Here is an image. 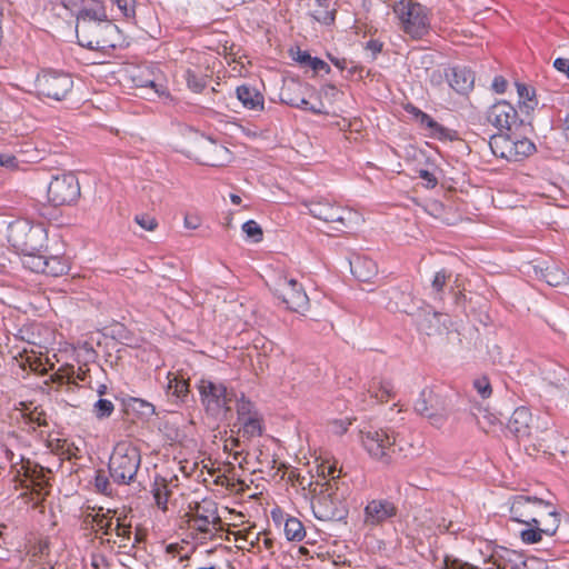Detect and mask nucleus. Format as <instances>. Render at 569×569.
I'll list each match as a JSON object with an SVG mask.
<instances>
[{"label": "nucleus", "mask_w": 569, "mask_h": 569, "mask_svg": "<svg viewBox=\"0 0 569 569\" xmlns=\"http://www.w3.org/2000/svg\"><path fill=\"white\" fill-rule=\"evenodd\" d=\"M510 513L512 520L527 526L520 537L528 545L540 542L543 535L553 536L560 525V515L552 503L537 497L515 496Z\"/></svg>", "instance_id": "1"}, {"label": "nucleus", "mask_w": 569, "mask_h": 569, "mask_svg": "<svg viewBox=\"0 0 569 569\" xmlns=\"http://www.w3.org/2000/svg\"><path fill=\"white\" fill-rule=\"evenodd\" d=\"M77 39L80 46L93 50L114 48L119 40V30L108 20L102 7L83 8L76 26Z\"/></svg>", "instance_id": "2"}, {"label": "nucleus", "mask_w": 569, "mask_h": 569, "mask_svg": "<svg viewBox=\"0 0 569 569\" xmlns=\"http://www.w3.org/2000/svg\"><path fill=\"white\" fill-rule=\"evenodd\" d=\"M12 480L24 491L21 497L29 498L34 506L39 505L49 492V470L29 459L20 458L19 462L12 463Z\"/></svg>", "instance_id": "3"}, {"label": "nucleus", "mask_w": 569, "mask_h": 569, "mask_svg": "<svg viewBox=\"0 0 569 569\" xmlns=\"http://www.w3.org/2000/svg\"><path fill=\"white\" fill-rule=\"evenodd\" d=\"M508 430L526 446H532L535 450L542 447L543 433L548 430L547 422L535 417L527 407L517 408L508 421Z\"/></svg>", "instance_id": "4"}, {"label": "nucleus", "mask_w": 569, "mask_h": 569, "mask_svg": "<svg viewBox=\"0 0 569 569\" xmlns=\"http://www.w3.org/2000/svg\"><path fill=\"white\" fill-rule=\"evenodd\" d=\"M197 389L207 415L216 419L224 418L231 410V403L237 400L233 389L210 378H201Z\"/></svg>", "instance_id": "5"}, {"label": "nucleus", "mask_w": 569, "mask_h": 569, "mask_svg": "<svg viewBox=\"0 0 569 569\" xmlns=\"http://www.w3.org/2000/svg\"><path fill=\"white\" fill-rule=\"evenodd\" d=\"M140 463V450L129 441H120L109 460L110 477L119 485H128L134 480Z\"/></svg>", "instance_id": "6"}, {"label": "nucleus", "mask_w": 569, "mask_h": 569, "mask_svg": "<svg viewBox=\"0 0 569 569\" xmlns=\"http://www.w3.org/2000/svg\"><path fill=\"white\" fill-rule=\"evenodd\" d=\"M403 32L413 39H421L430 29L429 11L426 7L413 0H400L393 6Z\"/></svg>", "instance_id": "7"}, {"label": "nucleus", "mask_w": 569, "mask_h": 569, "mask_svg": "<svg viewBox=\"0 0 569 569\" xmlns=\"http://www.w3.org/2000/svg\"><path fill=\"white\" fill-rule=\"evenodd\" d=\"M489 146L495 156L508 161H521L536 151V146L530 139L503 132L493 134Z\"/></svg>", "instance_id": "8"}, {"label": "nucleus", "mask_w": 569, "mask_h": 569, "mask_svg": "<svg viewBox=\"0 0 569 569\" xmlns=\"http://www.w3.org/2000/svg\"><path fill=\"white\" fill-rule=\"evenodd\" d=\"M360 440L369 456L383 463H389L396 447L395 432L389 429L363 430Z\"/></svg>", "instance_id": "9"}, {"label": "nucleus", "mask_w": 569, "mask_h": 569, "mask_svg": "<svg viewBox=\"0 0 569 569\" xmlns=\"http://www.w3.org/2000/svg\"><path fill=\"white\" fill-rule=\"evenodd\" d=\"M189 527L203 533L206 537H214L222 529V520L218 515L217 503L212 500L197 502L188 513Z\"/></svg>", "instance_id": "10"}, {"label": "nucleus", "mask_w": 569, "mask_h": 569, "mask_svg": "<svg viewBox=\"0 0 569 569\" xmlns=\"http://www.w3.org/2000/svg\"><path fill=\"white\" fill-rule=\"evenodd\" d=\"M311 216L325 222L337 223V230L357 224L360 216L350 209L341 208L328 200L311 201L305 203Z\"/></svg>", "instance_id": "11"}, {"label": "nucleus", "mask_w": 569, "mask_h": 569, "mask_svg": "<svg viewBox=\"0 0 569 569\" xmlns=\"http://www.w3.org/2000/svg\"><path fill=\"white\" fill-rule=\"evenodd\" d=\"M274 295L291 311L305 315L309 310V297L302 284L293 278H279L274 287Z\"/></svg>", "instance_id": "12"}, {"label": "nucleus", "mask_w": 569, "mask_h": 569, "mask_svg": "<svg viewBox=\"0 0 569 569\" xmlns=\"http://www.w3.org/2000/svg\"><path fill=\"white\" fill-rule=\"evenodd\" d=\"M415 410L426 417L432 426L441 428L447 420L448 405L442 396L426 388L416 400Z\"/></svg>", "instance_id": "13"}, {"label": "nucleus", "mask_w": 569, "mask_h": 569, "mask_svg": "<svg viewBox=\"0 0 569 569\" xmlns=\"http://www.w3.org/2000/svg\"><path fill=\"white\" fill-rule=\"evenodd\" d=\"M73 81L64 72L44 70L36 79L38 94L53 100H62L72 89Z\"/></svg>", "instance_id": "14"}, {"label": "nucleus", "mask_w": 569, "mask_h": 569, "mask_svg": "<svg viewBox=\"0 0 569 569\" xmlns=\"http://www.w3.org/2000/svg\"><path fill=\"white\" fill-rule=\"evenodd\" d=\"M80 197V186L73 173L54 176L48 186V200L56 207L72 204Z\"/></svg>", "instance_id": "15"}, {"label": "nucleus", "mask_w": 569, "mask_h": 569, "mask_svg": "<svg viewBox=\"0 0 569 569\" xmlns=\"http://www.w3.org/2000/svg\"><path fill=\"white\" fill-rule=\"evenodd\" d=\"M43 230L39 227H32L27 222H16L10 224L8 239L12 247L21 252L37 251L41 247Z\"/></svg>", "instance_id": "16"}, {"label": "nucleus", "mask_w": 569, "mask_h": 569, "mask_svg": "<svg viewBox=\"0 0 569 569\" xmlns=\"http://www.w3.org/2000/svg\"><path fill=\"white\" fill-rule=\"evenodd\" d=\"M299 486L303 489L308 488L309 492L315 497L312 499L311 506L315 516L320 520H331L335 518V512L328 508L329 499L325 496V492L329 490L330 483L329 481L320 482L319 480L312 481L308 480L307 477H298L297 479Z\"/></svg>", "instance_id": "17"}, {"label": "nucleus", "mask_w": 569, "mask_h": 569, "mask_svg": "<svg viewBox=\"0 0 569 569\" xmlns=\"http://www.w3.org/2000/svg\"><path fill=\"white\" fill-rule=\"evenodd\" d=\"M518 113L512 104L506 100H501L492 104L487 112V120L499 130H510L516 123Z\"/></svg>", "instance_id": "18"}, {"label": "nucleus", "mask_w": 569, "mask_h": 569, "mask_svg": "<svg viewBox=\"0 0 569 569\" xmlns=\"http://www.w3.org/2000/svg\"><path fill=\"white\" fill-rule=\"evenodd\" d=\"M397 508L388 500H372L365 509V522L375 526L396 516Z\"/></svg>", "instance_id": "19"}, {"label": "nucleus", "mask_w": 569, "mask_h": 569, "mask_svg": "<svg viewBox=\"0 0 569 569\" xmlns=\"http://www.w3.org/2000/svg\"><path fill=\"white\" fill-rule=\"evenodd\" d=\"M449 86L458 93H468L475 83V76L466 67H453L446 72Z\"/></svg>", "instance_id": "20"}, {"label": "nucleus", "mask_w": 569, "mask_h": 569, "mask_svg": "<svg viewBox=\"0 0 569 569\" xmlns=\"http://www.w3.org/2000/svg\"><path fill=\"white\" fill-rule=\"evenodd\" d=\"M238 100L243 108L252 111H262L264 108V98L258 89L249 84L239 86L236 89Z\"/></svg>", "instance_id": "21"}, {"label": "nucleus", "mask_w": 569, "mask_h": 569, "mask_svg": "<svg viewBox=\"0 0 569 569\" xmlns=\"http://www.w3.org/2000/svg\"><path fill=\"white\" fill-rule=\"evenodd\" d=\"M233 427H238V433L247 439L258 437L262 433V419L259 412L237 419Z\"/></svg>", "instance_id": "22"}, {"label": "nucleus", "mask_w": 569, "mask_h": 569, "mask_svg": "<svg viewBox=\"0 0 569 569\" xmlns=\"http://www.w3.org/2000/svg\"><path fill=\"white\" fill-rule=\"evenodd\" d=\"M132 81L138 88H152L156 93L164 94V89L161 84L157 83L154 78H151L150 70L148 68H137L133 70L131 76Z\"/></svg>", "instance_id": "23"}, {"label": "nucleus", "mask_w": 569, "mask_h": 569, "mask_svg": "<svg viewBox=\"0 0 569 569\" xmlns=\"http://www.w3.org/2000/svg\"><path fill=\"white\" fill-rule=\"evenodd\" d=\"M353 274L363 282H369L378 272V268L375 261L371 259H357L355 263H351Z\"/></svg>", "instance_id": "24"}, {"label": "nucleus", "mask_w": 569, "mask_h": 569, "mask_svg": "<svg viewBox=\"0 0 569 569\" xmlns=\"http://www.w3.org/2000/svg\"><path fill=\"white\" fill-rule=\"evenodd\" d=\"M540 277L552 287H563L569 284V278L566 272L558 267H547L546 269H540Z\"/></svg>", "instance_id": "25"}, {"label": "nucleus", "mask_w": 569, "mask_h": 569, "mask_svg": "<svg viewBox=\"0 0 569 569\" xmlns=\"http://www.w3.org/2000/svg\"><path fill=\"white\" fill-rule=\"evenodd\" d=\"M116 512H111L108 510L107 513H96L92 517V526L96 529V531H101L102 535L109 536L114 530L116 519L114 518Z\"/></svg>", "instance_id": "26"}, {"label": "nucleus", "mask_w": 569, "mask_h": 569, "mask_svg": "<svg viewBox=\"0 0 569 569\" xmlns=\"http://www.w3.org/2000/svg\"><path fill=\"white\" fill-rule=\"evenodd\" d=\"M152 495L157 506L162 510H166L168 498L170 496V489L164 478L156 477L152 485Z\"/></svg>", "instance_id": "27"}, {"label": "nucleus", "mask_w": 569, "mask_h": 569, "mask_svg": "<svg viewBox=\"0 0 569 569\" xmlns=\"http://www.w3.org/2000/svg\"><path fill=\"white\" fill-rule=\"evenodd\" d=\"M84 380L86 379V371H83L81 368L78 369V372H76L73 366H66L60 368L56 373L53 381L59 383H76V380Z\"/></svg>", "instance_id": "28"}, {"label": "nucleus", "mask_w": 569, "mask_h": 569, "mask_svg": "<svg viewBox=\"0 0 569 569\" xmlns=\"http://www.w3.org/2000/svg\"><path fill=\"white\" fill-rule=\"evenodd\" d=\"M168 393L177 397V399H183L189 392V383L183 378H179L173 373L168 375Z\"/></svg>", "instance_id": "29"}, {"label": "nucleus", "mask_w": 569, "mask_h": 569, "mask_svg": "<svg viewBox=\"0 0 569 569\" xmlns=\"http://www.w3.org/2000/svg\"><path fill=\"white\" fill-rule=\"evenodd\" d=\"M284 535L288 540L301 541L306 536L303 525L297 518H288L284 523Z\"/></svg>", "instance_id": "30"}, {"label": "nucleus", "mask_w": 569, "mask_h": 569, "mask_svg": "<svg viewBox=\"0 0 569 569\" xmlns=\"http://www.w3.org/2000/svg\"><path fill=\"white\" fill-rule=\"evenodd\" d=\"M516 86L521 108H525L527 112L533 110L537 104L533 89L523 83H517Z\"/></svg>", "instance_id": "31"}, {"label": "nucleus", "mask_w": 569, "mask_h": 569, "mask_svg": "<svg viewBox=\"0 0 569 569\" xmlns=\"http://www.w3.org/2000/svg\"><path fill=\"white\" fill-rule=\"evenodd\" d=\"M68 270L67 262L60 257H46L44 273L52 277H58L66 273Z\"/></svg>", "instance_id": "32"}, {"label": "nucleus", "mask_w": 569, "mask_h": 569, "mask_svg": "<svg viewBox=\"0 0 569 569\" xmlns=\"http://www.w3.org/2000/svg\"><path fill=\"white\" fill-rule=\"evenodd\" d=\"M207 151L211 154V157L208 158L206 163L213 167L222 166L228 154L227 148L220 144H216L213 142H210L207 146Z\"/></svg>", "instance_id": "33"}, {"label": "nucleus", "mask_w": 569, "mask_h": 569, "mask_svg": "<svg viewBox=\"0 0 569 569\" xmlns=\"http://www.w3.org/2000/svg\"><path fill=\"white\" fill-rule=\"evenodd\" d=\"M296 60L301 64L309 66L316 72L322 70H325L326 72L329 71V66L325 61H322L319 58L311 57L306 51H298Z\"/></svg>", "instance_id": "34"}, {"label": "nucleus", "mask_w": 569, "mask_h": 569, "mask_svg": "<svg viewBox=\"0 0 569 569\" xmlns=\"http://www.w3.org/2000/svg\"><path fill=\"white\" fill-rule=\"evenodd\" d=\"M369 392L378 401H387L392 395V386L389 382L373 381L369 387Z\"/></svg>", "instance_id": "35"}, {"label": "nucleus", "mask_w": 569, "mask_h": 569, "mask_svg": "<svg viewBox=\"0 0 569 569\" xmlns=\"http://www.w3.org/2000/svg\"><path fill=\"white\" fill-rule=\"evenodd\" d=\"M188 88L196 93L201 92L207 86V77L194 71L188 69L184 74Z\"/></svg>", "instance_id": "36"}, {"label": "nucleus", "mask_w": 569, "mask_h": 569, "mask_svg": "<svg viewBox=\"0 0 569 569\" xmlns=\"http://www.w3.org/2000/svg\"><path fill=\"white\" fill-rule=\"evenodd\" d=\"M114 411V405L111 400L100 398L93 403L92 412L99 420L109 418Z\"/></svg>", "instance_id": "37"}, {"label": "nucleus", "mask_w": 569, "mask_h": 569, "mask_svg": "<svg viewBox=\"0 0 569 569\" xmlns=\"http://www.w3.org/2000/svg\"><path fill=\"white\" fill-rule=\"evenodd\" d=\"M36 251H32V252H24V260H23V264L29 268L30 270L34 271V272H42L44 273V270H46V257L44 256H38L34 253Z\"/></svg>", "instance_id": "38"}, {"label": "nucleus", "mask_w": 569, "mask_h": 569, "mask_svg": "<svg viewBox=\"0 0 569 569\" xmlns=\"http://www.w3.org/2000/svg\"><path fill=\"white\" fill-rule=\"evenodd\" d=\"M129 407L146 418H149L156 413V408L152 403L139 398L130 399Z\"/></svg>", "instance_id": "39"}, {"label": "nucleus", "mask_w": 569, "mask_h": 569, "mask_svg": "<svg viewBox=\"0 0 569 569\" xmlns=\"http://www.w3.org/2000/svg\"><path fill=\"white\" fill-rule=\"evenodd\" d=\"M242 230L246 236L252 239L254 242H260L262 240V229L261 227L253 220H249L243 223Z\"/></svg>", "instance_id": "40"}, {"label": "nucleus", "mask_w": 569, "mask_h": 569, "mask_svg": "<svg viewBox=\"0 0 569 569\" xmlns=\"http://www.w3.org/2000/svg\"><path fill=\"white\" fill-rule=\"evenodd\" d=\"M473 388L481 399H488L492 393V388L487 377H480L475 379Z\"/></svg>", "instance_id": "41"}, {"label": "nucleus", "mask_w": 569, "mask_h": 569, "mask_svg": "<svg viewBox=\"0 0 569 569\" xmlns=\"http://www.w3.org/2000/svg\"><path fill=\"white\" fill-rule=\"evenodd\" d=\"M448 279L449 274L446 272V270L438 271L435 274L433 280L431 282V289L437 297H442L443 288L446 287Z\"/></svg>", "instance_id": "42"}, {"label": "nucleus", "mask_w": 569, "mask_h": 569, "mask_svg": "<svg viewBox=\"0 0 569 569\" xmlns=\"http://www.w3.org/2000/svg\"><path fill=\"white\" fill-rule=\"evenodd\" d=\"M257 412L254 406L251 401L241 397V399L237 400V419H241L248 417L252 413Z\"/></svg>", "instance_id": "43"}, {"label": "nucleus", "mask_w": 569, "mask_h": 569, "mask_svg": "<svg viewBox=\"0 0 569 569\" xmlns=\"http://www.w3.org/2000/svg\"><path fill=\"white\" fill-rule=\"evenodd\" d=\"M134 221L147 231H153L158 227L156 218L149 214H138Z\"/></svg>", "instance_id": "44"}, {"label": "nucleus", "mask_w": 569, "mask_h": 569, "mask_svg": "<svg viewBox=\"0 0 569 569\" xmlns=\"http://www.w3.org/2000/svg\"><path fill=\"white\" fill-rule=\"evenodd\" d=\"M481 413L482 416H478V422L486 431H488L487 427H493L500 422V418L497 415L488 413L486 410Z\"/></svg>", "instance_id": "45"}, {"label": "nucleus", "mask_w": 569, "mask_h": 569, "mask_svg": "<svg viewBox=\"0 0 569 569\" xmlns=\"http://www.w3.org/2000/svg\"><path fill=\"white\" fill-rule=\"evenodd\" d=\"M124 17L130 18L134 16V0H112Z\"/></svg>", "instance_id": "46"}, {"label": "nucleus", "mask_w": 569, "mask_h": 569, "mask_svg": "<svg viewBox=\"0 0 569 569\" xmlns=\"http://www.w3.org/2000/svg\"><path fill=\"white\" fill-rule=\"evenodd\" d=\"M117 537L121 538L122 541L130 540L131 527L120 522V519H116L114 530Z\"/></svg>", "instance_id": "47"}, {"label": "nucleus", "mask_w": 569, "mask_h": 569, "mask_svg": "<svg viewBox=\"0 0 569 569\" xmlns=\"http://www.w3.org/2000/svg\"><path fill=\"white\" fill-rule=\"evenodd\" d=\"M0 166L8 169H16L18 167V160L13 154L0 153Z\"/></svg>", "instance_id": "48"}, {"label": "nucleus", "mask_w": 569, "mask_h": 569, "mask_svg": "<svg viewBox=\"0 0 569 569\" xmlns=\"http://www.w3.org/2000/svg\"><path fill=\"white\" fill-rule=\"evenodd\" d=\"M349 426H350V422L347 421V420H335L331 423V431L335 435L341 436V435H343L348 430Z\"/></svg>", "instance_id": "49"}, {"label": "nucleus", "mask_w": 569, "mask_h": 569, "mask_svg": "<svg viewBox=\"0 0 569 569\" xmlns=\"http://www.w3.org/2000/svg\"><path fill=\"white\" fill-rule=\"evenodd\" d=\"M419 177L426 181L427 188H433L438 183L437 178L433 176V173L429 172L428 170H420Z\"/></svg>", "instance_id": "50"}, {"label": "nucleus", "mask_w": 569, "mask_h": 569, "mask_svg": "<svg viewBox=\"0 0 569 569\" xmlns=\"http://www.w3.org/2000/svg\"><path fill=\"white\" fill-rule=\"evenodd\" d=\"M553 67L558 71H560L562 73H566L567 77L569 78V59L558 58V59L555 60Z\"/></svg>", "instance_id": "51"}, {"label": "nucleus", "mask_w": 569, "mask_h": 569, "mask_svg": "<svg viewBox=\"0 0 569 569\" xmlns=\"http://www.w3.org/2000/svg\"><path fill=\"white\" fill-rule=\"evenodd\" d=\"M289 103L291 106H293V107H297V108H301V109H306V110H311L315 113H321V110L316 109L315 107H309V102L306 99H300V100H297V101L291 100Z\"/></svg>", "instance_id": "52"}, {"label": "nucleus", "mask_w": 569, "mask_h": 569, "mask_svg": "<svg viewBox=\"0 0 569 569\" xmlns=\"http://www.w3.org/2000/svg\"><path fill=\"white\" fill-rule=\"evenodd\" d=\"M492 88L497 93H503L507 89V81L502 77H496L492 82Z\"/></svg>", "instance_id": "53"}, {"label": "nucleus", "mask_w": 569, "mask_h": 569, "mask_svg": "<svg viewBox=\"0 0 569 569\" xmlns=\"http://www.w3.org/2000/svg\"><path fill=\"white\" fill-rule=\"evenodd\" d=\"M231 535H233L234 537V540L236 541H240V540H243V541H249L250 540V537L252 535L251 530L250 529H243V530H238V531H232L230 532Z\"/></svg>", "instance_id": "54"}, {"label": "nucleus", "mask_w": 569, "mask_h": 569, "mask_svg": "<svg viewBox=\"0 0 569 569\" xmlns=\"http://www.w3.org/2000/svg\"><path fill=\"white\" fill-rule=\"evenodd\" d=\"M316 19L325 24H329L335 20V14L332 11H325L323 14L318 12Z\"/></svg>", "instance_id": "55"}, {"label": "nucleus", "mask_w": 569, "mask_h": 569, "mask_svg": "<svg viewBox=\"0 0 569 569\" xmlns=\"http://www.w3.org/2000/svg\"><path fill=\"white\" fill-rule=\"evenodd\" d=\"M422 122L427 124V127L433 129L435 131H442L443 129L429 116H422Z\"/></svg>", "instance_id": "56"}, {"label": "nucleus", "mask_w": 569, "mask_h": 569, "mask_svg": "<svg viewBox=\"0 0 569 569\" xmlns=\"http://www.w3.org/2000/svg\"><path fill=\"white\" fill-rule=\"evenodd\" d=\"M367 48L376 54L381 51L382 44L378 41H369Z\"/></svg>", "instance_id": "57"}, {"label": "nucleus", "mask_w": 569, "mask_h": 569, "mask_svg": "<svg viewBox=\"0 0 569 569\" xmlns=\"http://www.w3.org/2000/svg\"><path fill=\"white\" fill-rule=\"evenodd\" d=\"M322 91L326 96L331 97H335L336 94L339 93L338 89L332 84H327L326 87H323Z\"/></svg>", "instance_id": "58"}, {"label": "nucleus", "mask_w": 569, "mask_h": 569, "mask_svg": "<svg viewBox=\"0 0 569 569\" xmlns=\"http://www.w3.org/2000/svg\"><path fill=\"white\" fill-rule=\"evenodd\" d=\"M510 569H530L528 562L522 560L511 566Z\"/></svg>", "instance_id": "59"}, {"label": "nucleus", "mask_w": 569, "mask_h": 569, "mask_svg": "<svg viewBox=\"0 0 569 569\" xmlns=\"http://www.w3.org/2000/svg\"><path fill=\"white\" fill-rule=\"evenodd\" d=\"M332 63L338 67L339 69L343 70L346 68V60L342 59H331Z\"/></svg>", "instance_id": "60"}, {"label": "nucleus", "mask_w": 569, "mask_h": 569, "mask_svg": "<svg viewBox=\"0 0 569 569\" xmlns=\"http://www.w3.org/2000/svg\"><path fill=\"white\" fill-rule=\"evenodd\" d=\"M108 387L104 383H101L97 387L96 391L101 397L107 392Z\"/></svg>", "instance_id": "61"}, {"label": "nucleus", "mask_w": 569, "mask_h": 569, "mask_svg": "<svg viewBox=\"0 0 569 569\" xmlns=\"http://www.w3.org/2000/svg\"><path fill=\"white\" fill-rule=\"evenodd\" d=\"M230 200L233 204H240V202H241V198L238 194H233V193L230 196Z\"/></svg>", "instance_id": "62"}, {"label": "nucleus", "mask_w": 569, "mask_h": 569, "mask_svg": "<svg viewBox=\"0 0 569 569\" xmlns=\"http://www.w3.org/2000/svg\"><path fill=\"white\" fill-rule=\"evenodd\" d=\"M337 126L341 129V130H345L347 126H350L349 122H347L346 119H342L341 121H338L337 122Z\"/></svg>", "instance_id": "63"}, {"label": "nucleus", "mask_w": 569, "mask_h": 569, "mask_svg": "<svg viewBox=\"0 0 569 569\" xmlns=\"http://www.w3.org/2000/svg\"><path fill=\"white\" fill-rule=\"evenodd\" d=\"M184 226L190 229H196L198 227L197 223H192L188 218L184 219Z\"/></svg>", "instance_id": "64"}]
</instances>
